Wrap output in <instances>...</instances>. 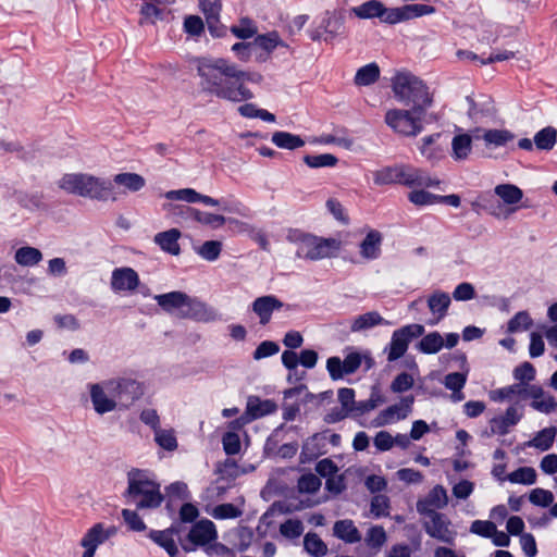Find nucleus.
Here are the masks:
<instances>
[{"label": "nucleus", "instance_id": "20e7f679", "mask_svg": "<svg viewBox=\"0 0 557 557\" xmlns=\"http://www.w3.org/2000/svg\"><path fill=\"white\" fill-rule=\"evenodd\" d=\"M395 98L417 114H425L433 99L428 86L409 72L398 73L392 79Z\"/></svg>", "mask_w": 557, "mask_h": 557}, {"label": "nucleus", "instance_id": "f704fd0d", "mask_svg": "<svg viewBox=\"0 0 557 557\" xmlns=\"http://www.w3.org/2000/svg\"><path fill=\"white\" fill-rule=\"evenodd\" d=\"M556 434V426L545 428L537 432L533 438L528 441L525 446L537 448L541 451H546L553 446Z\"/></svg>", "mask_w": 557, "mask_h": 557}, {"label": "nucleus", "instance_id": "6e6552de", "mask_svg": "<svg viewBox=\"0 0 557 557\" xmlns=\"http://www.w3.org/2000/svg\"><path fill=\"white\" fill-rule=\"evenodd\" d=\"M424 331V326L418 323L408 324L394 331L389 343L387 360L393 362L401 358L407 351L410 342L422 336Z\"/></svg>", "mask_w": 557, "mask_h": 557}, {"label": "nucleus", "instance_id": "49530a36", "mask_svg": "<svg viewBox=\"0 0 557 557\" xmlns=\"http://www.w3.org/2000/svg\"><path fill=\"white\" fill-rule=\"evenodd\" d=\"M256 52L261 49L267 53L272 52L277 46L283 45L276 32L258 35L253 40Z\"/></svg>", "mask_w": 557, "mask_h": 557}, {"label": "nucleus", "instance_id": "ea45409f", "mask_svg": "<svg viewBox=\"0 0 557 557\" xmlns=\"http://www.w3.org/2000/svg\"><path fill=\"white\" fill-rule=\"evenodd\" d=\"M380 78V67L376 63L372 62L361 66L355 75V84L357 86H369L374 84Z\"/></svg>", "mask_w": 557, "mask_h": 557}, {"label": "nucleus", "instance_id": "c756f323", "mask_svg": "<svg viewBox=\"0 0 557 557\" xmlns=\"http://www.w3.org/2000/svg\"><path fill=\"white\" fill-rule=\"evenodd\" d=\"M327 432L329 430L310 436L302 445L301 456H305L308 459H315L320 455L325 454L323 448Z\"/></svg>", "mask_w": 557, "mask_h": 557}, {"label": "nucleus", "instance_id": "1a4fd4ad", "mask_svg": "<svg viewBox=\"0 0 557 557\" xmlns=\"http://www.w3.org/2000/svg\"><path fill=\"white\" fill-rule=\"evenodd\" d=\"M434 12V7L422 3L405 4L399 8L385 7V12L381 15L380 21L382 23L395 25L397 23L409 21L423 15H429Z\"/></svg>", "mask_w": 557, "mask_h": 557}, {"label": "nucleus", "instance_id": "412c9836", "mask_svg": "<svg viewBox=\"0 0 557 557\" xmlns=\"http://www.w3.org/2000/svg\"><path fill=\"white\" fill-rule=\"evenodd\" d=\"M218 537L216 529L211 520L196 522L188 532L187 539L195 545L203 546Z\"/></svg>", "mask_w": 557, "mask_h": 557}, {"label": "nucleus", "instance_id": "cd10ccee", "mask_svg": "<svg viewBox=\"0 0 557 557\" xmlns=\"http://www.w3.org/2000/svg\"><path fill=\"white\" fill-rule=\"evenodd\" d=\"M157 304L166 312L180 310V314L184 310V305L188 301V295L183 292H170L154 297Z\"/></svg>", "mask_w": 557, "mask_h": 557}, {"label": "nucleus", "instance_id": "bb28decb", "mask_svg": "<svg viewBox=\"0 0 557 557\" xmlns=\"http://www.w3.org/2000/svg\"><path fill=\"white\" fill-rule=\"evenodd\" d=\"M333 534L348 544L361 541V533L350 519L338 520L333 525Z\"/></svg>", "mask_w": 557, "mask_h": 557}, {"label": "nucleus", "instance_id": "4be33fe9", "mask_svg": "<svg viewBox=\"0 0 557 557\" xmlns=\"http://www.w3.org/2000/svg\"><path fill=\"white\" fill-rule=\"evenodd\" d=\"M139 285V276L132 268H119L112 272L111 286L113 290H135Z\"/></svg>", "mask_w": 557, "mask_h": 557}, {"label": "nucleus", "instance_id": "6ab92c4d", "mask_svg": "<svg viewBox=\"0 0 557 557\" xmlns=\"http://www.w3.org/2000/svg\"><path fill=\"white\" fill-rule=\"evenodd\" d=\"M174 212L182 215H187L193 220L203 224L211 226L212 228H219L223 226L226 222L225 216L221 214H213L209 212L200 211L199 209L188 207L186 205L175 206Z\"/></svg>", "mask_w": 557, "mask_h": 557}, {"label": "nucleus", "instance_id": "79ce46f5", "mask_svg": "<svg viewBox=\"0 0 557 557\" xmlns=\"http://www.w3.org/2000/svg\"><path fill=\"white\" fill-rule=\"evenodd\" d=\"M305 550L313 557H323L327 554V546L314 532H308L304 537Z\"/></svg>", "mask_w": 557, "mask_h": 557}, {"label": "nucleus", "instance_id": "aec40b11", "mask_svg": "<svg viewBox=\"0 0 557 557\" xmlns=\"http://www.w3.org/2000/svg\"><path fill=\"white\" fill-rule=\"evenodd\" d=\"M110 535L111 533L104 530L102 523H96L81 540V545L85 548L82 557H94L98 546L104 543Z\"/></svg>", "mask_w": 557, "mask_h": 557}, {"label": "nucleus", "instance_id": "5fc2aeb1", "mask_svg": "<svg viewBox=\"0 0 557 557\" xmlns=\"http://www.w3.org/2000/svg\"><path fill=\"white\" fill-rule=\"evenodd\" d=\"M304 530V524L299 519H287L280 525V533L288 540L298 539Z\"/></svg>", "mask_w": 557, "mask_h": 557}, {"label": "nucleus", "instance_id": "09e8293b", "mask_svg": "<svg viewBox=\"0 0 557 557\" xmlns=\"http://www.w3.org/2000/svg\"><path fill=\"white\" fill-rule=\"evenodd\" d=\"M513 137L515 135L507 129H487L483 135L486 145H493L494 147L505 146Z\"/></svg>", "mask_w": 557, "mask_h": 557}, {"label": "nucleus", "instance_id": "338daca9", "mask_svg": "<svg viewBox=\"0 0 557 557\" xmlns=\"http://www.w3.org/2000/svg\"><path fill=\"white\" fill-rule=\"evenodd\" d=\"M231 33L239 39H249L257 34V27L248 17L240 20V26L233 25Z\"/></svg>", "mask_w": 557, "mask_h": 557}, {"label": "nucleus", "instance_id": "4c0bfd02", "mask_svg": "<svg viewBox=\"0 0 557 557\" xmlns=\"http://www.w3.org/2000/svg\"><path fill=\"white\" fill-rule=\"evenodd\" d=\"M533 141L536 149L549 151L557 143V129L553 126H546L534 135Z\"/></svg>", "mask_w": 557, "mask_h": 557}, {"label": "nucleus", "instance_id": "c85d7f7f", "mask_svg": "<svg viewBox=\"0 0 557 557\" xmlns=\"http://www.w3.org/2000/svg\"><path fill=\"white\" fill-rule=\"evenodd\" d=\"M350 12L361 20L381 18L385 12V5L379 0H368L360 5L352 7Z\"/></svg>", "mask_w": 557, "mask_h": 557}, {"label": "nucleus", "instance_id": "8fccbe9b", "mask_svg": "<svg viewBox=\"0 0 557 557\" xmlns=\"http://www.w3.org/2000/svg\"><path fill=\"white\" fill-rule=\"evenodd\" d=\"M533 325V320L528 311L517 312L507 323L508 333H517L522 330H529Z\"/></svg>", "mask_w": 557, "mask_h": 557}, {"label": "nucleus", "instance_id": "774afa93", "mask_svg": "<svg viewBox=\"0 0 557 557\" xmlns=\"http://www.w3.org/2000/svg\"><path fill=\"white\" fill-rule=\"evenodd\" d=\"M529 500L535 506L548 507L554 502V495L548 490L537 487L531 491Z\"/></svg>", "mask_w": 557, "mask_h": 557}, {"label": "nucleus", "instance_id": "393cba45", "mask_svg": "<svg viewBox=\"0 0 557 557\" xmlns=\"http://www.w3.org/2000/svg\"><path fill=\"white\" fill-rule=\"evenodd\" d=\"M181 237V231L177 228H171L164 232H160L154 236V243L164 251L172 256H178L181 253V247L178 239Z\"/></svg>", "mask_w": 557, "mask_h": 557}, {"label": "nucleus", "instance_id": "f3484780", "mask_svg": "<svg viewBox=\"0 0 557 557\" xmlns=\"http://www.w3.org/2000/svg\"><path fill=\"white\" fill-rule=\"evenodd\" d=\"M181 317L198 322H212L218 319V313L207 304L188 296V301L184 305V310L182 311Z\"/></svg>", "mask_w": 557, "mask_h": 557}, {"label": "nucleus", "instance_id": "c03bdc74", "mask_svg": "<svg viewBox=\"0 0 557 557\" xmlns=\"http://www.w3.org/2000/svg\"><path fill=\"white\" fill-rule=\"evenodd\" d=\"M165 532L151 530L148 533V536L151 541H153L157 545L164 548V550L169 554L170 557H175L178 554V548L173 540V537L165 535Z\"/></svg>", "mask_w": 557, "mask_h": 557}, {"label": "nucleus", "instance_id": "2f4dec72", "mask_svg": "<svg viewBox=\"0 0 557 557\" xmlns=\"http://www.w3.org/2000/svg\"><path fill=\"white\" fill-rule=\"evenodd\" d=\"M386 541H387V536H386V532L383 527H381V525L371 527L368 530L367 535L364 537V543L367 544V546L370 549L368 557L375 556L381 550V548L386 543Z\"/></svg>", "mask_w": 557, "mask_h": 557}, {"label": "nucleus", "instance_id": "bf43d9fd", "mask_svg": "<svg viewBox=\"0 0 557 557\" xmlns=\"http://www.w3.org/2000/svg\"><path fill=\"white\" fill-rule=\"evenodd\" d=\"M154 441L165 450L172 451L177 448V440L172 430L158 429L154 431Z\"/></svg>", "mask_w": 557, "mask_h": 557}, {"label": "nucleus", "instance_id": "dca6fc26", "mask_svg": "<svg viewBox=\"0 0 557 557\" xmlns=\"http://www.w3.org/2000/svg\"><path fill=\"white\" fill-rule=\"evenodd\" d=\"M284 307L285 304L274 295L257 297L251 304V309L258 315L261 325H267L271 321L272 313Z\"/></svg>", "mask_w": 557, "mask_h": 557}, {"label": "nucleus", "instance_id": "b1692460", "mask_svg": "<svg viewBox=\"0 0 557 557\" xmlns=\"http://www.w3.org/2000/svg\"><path fill=\"white\" fill-rule=\"evenodd\" d=\"M522 418V414L518 412L515 406H510L506 409L504 416L494 417L491 420V432L493 434L506 435L509 429L516 425Z\"/></svg>", "mask_w": 557, "mask_h": 557}, {"label": "nucleus", "instance_id": "37998d69", "mask_svg": "<svg viewBox=\"0 0 557 557\" xmlns=\"http://www.w3.org/2000/svg\"><path fill=\"white\" fill-rule=\"evenodd\" d=\"M444 346V339L442 335L434 331L423 336L418 344V349L426 355H433L438 352Z\"/></svg>", "mask_w": 557, "mask_h": 557}, {"label": "nucleus", "instance_id": "de8ad7c7", "mask_svg": "<svg viewBox=\"0 0 557 557\" xmlns=\"http://www.w3.org/2000/svg\"><path fill=\"white\" fill-rule=\"evenodd\" d=\"M511 483L531 485L536 481V471L532 467H520L506 478Z\"/></svg>", "mask_w": 557, "mask_h": 557}, {"label": "nucleus", "instance_id": "72a5a7b5", "mask_svg": "<svg viewBox=\"0 0 557 557\" xmlns=\"http://www.w3.org/2000/svg\"><path fill=\"white\" fill-rule=\"evenodd\" d=\"M271 140L276 147L286 150H295L305 146V140L299 135L283 131L274 132Z\"/></svg>", "mask_w": 557, "mask_h": 557}, {"label": "nucleus", "instance_id": "e433bc0d", "mask_svg": "<svg viewBox=\"0 0 557 557\" xmlns=\"http://www.w3.org/2000/svg\"><path fill=\"white\" fill-rule=\"evenodd\" d=\"M472 150V138L468 134L456 135L451 140V156L460 161L468 158Z\"/></svg>", "mask_w": 557, "mask_h": 557}, {"label": "nucleus", "instance_id": "9b49d317", "mask_svg": "<svg viewBox=\"0 0 557 557\" xmlns=\"http://www.w3.org/2000/svg\"><path fill=\"white\" fill-rule=\"evenodd\" d=\"M397 184L407 187H437L441 181L432 178L426 171L409 164H398Z\"/></svg>", "mask_w": 557, "mask_h": 557}, {"label": "nucleus", "instance_id": "9d476101", "mask_svg": "<svg viewBox=\"0 0 557 557\" xmlns=\"http://www.w3.org/2000/svg\"><path fill=\"white\" fill-rule=\"evenodd\" d=\"M425 517L430 520L423 522V528L431 537L436 539L443 543L454 545L457 536V532L450 530L449 527L451 524L450 520L446 515L435 511V512H424Z\"/></svg>", "mask_w": 557, "mask_h": 557}, {"label": "nucleus", "instance_id": "ddd939ff", "mask_svg": "<svg viewBox=\"0 0 557 557\" xmlns=\"http://www.w3.org/2000/svg\"><path fill=\"white\" fill-rule=\"evenodd\" d=\"M108 380L88 385L90 400L94 410L98 414H104L119 409L115 397L109 394Z\"/></svg>", "mask_w": 557, "mask_h": 557}, {"label": "nucleus", "instance_id": "052dcab7", "mask_svg": "<svg viewBox=\"0 0 557 557\" xmlns=\"http://www.w3.org/2000/svg\"><path fill=\"white\" fill-rule=\"evenodd\" d=\"M382 401V397L373 392L369 399L356 401L355 407L352 408L351 417H359L370 412L371 410L375 409Z\"/></svg>", "mask_w": 557, "mask_h": 557}, {"label": "nucleus", "instance_id": "603ef678", "mask_svg": "<svg viewBox=\"0 0 557 557\" xmlns=\"http://www.w3.org/2000/svg\"><path fill=\"white\" fill-rule=\"evenodd\" d=\"M212 517L219 520L236 519L243 515V510L231 503H224L215 506L212 510Z\"/></svg>", "mask_w": 557, "mask_h": 557}, {"label": "nucleus", "instance_id": "0eeeda50", "mask_svg": "<svg viewBox=\"0 0 557 557\" xmlns=\"http://www.w3.org/2000/svg\"><path fill=\"white\" fill-rule=\"evenodd\" d=\"M109 394H112L119 409H128L144 395L143 384L131 377H115L108 380Z\"/></svg>", "mask_w": 557, "mask_h": 557}, {"label": "nucleus", "instance_id": "4468645a", "mask_svg": "<svg viewBox=\"0 0 557 557\" xmlns=\"http://www.w3.org/2000/svg\"><path fill=\"white\" fill-rule=\"evenodd\" d=\"M446 139V136H443L441 133L423 137L419 147L422 157H424L431 164L440 162L446 156L448 148Z\"/></svg>", "mask_w": 557, "mask_h": 557}, {"label": "nucleus", "instance_id": "423d86ee", "mask_svg": "<svg viewBox=\"0 0 557 557\" xmlns=\"http://www.w3.org/2000/svg\"><path fill=\"white\" fill-rule=\"evenodd\" d=\"M424 115L414 113L413 109H393L386 112L385 123L396 133L405 136H417L423 129Z\"/></svg>", "mask_w": 557, "mask_h": 557}, {"label": "nucleus", "instance_id": "2eb2a0df", "mask_svg": "<svg viewBox=\"0 0 557 557\" xmlns=\"http://www.w3.org/2000/svg\"><path fill=\"white\" fill-rule=\"evenodd\" d=\"M277 410V405L272 399H261L258 396H249L244 414L234 423H248Z\"/></svg>", "mask_w": 557, "mask_h": 557}, {"label": "nucleus", "instance_id": "f8f14e48", "mask_svg": "<svg viewBox=\"0 0 557 557\" xmlns=\"http://www.w3.org/2000/svg\"><path fill=\"white\" fill-rule=\"evenodd\" d=\"M414 397L408 395L401 398L400 403L388 406L382 410L372 421L374 428L384 426L395 421L404 420L412 410Z\"/></svg>", "mask_w": 557, "mask_h": 557}, {"label": "nucleus", "instance_id": "58836bf2", "mask_svg": "<svg viewBox=\"0 0 557 557\" xmlns=\"http://www.w3.org/2000/svg\"><path fill=\"white\" fill-rule=\"evenodd\" d=\"M15 262L23 267H33L42 260V253L38 248L25 246L15 251Z\"/></svg>", "mask_w": 557, "mask_h": 557}, {"label": "nucleus", "instance_id": "473e14b6", "mask_svg": "<svg viewBox=\"0 0 557 557\" xmlns=\"http://www.w3.org/2000/svg\"><path fill=\"white\" fill-rule=\"evenodd\" d=\"M450 302L449 294L442 290H435L428 298V307L432 313L438 315V320L447 314Z\"/></svg>", "mask_w": 557, "mask_h": 557}, {"label": "nucleus", "instance_id": "0e129e2a", "mask_svg": "<svg viewBox=\"0 0 557 557\" xmlns=\"http://www.w3.org/2000/svg\"><path fill=\"white\" fill-rule=\"evenodd\" d=\"M388 509L389 498L386 495L377 494L372 497L370 511L375 518L387 517Z\"/></svg>", "mask_w": 557, "mask_h": 557}, {"label": "nucleus", "instance_id": "a878e982", "mask_svg": "<svg viewBox=\"0 0 557 557\" xmlns=\"http://www.w3.org/2000/svg\"><path fill=\"white\" fill-rule=\"evenodd\" d=\"M382 234L371 230L360 244V255L367 260L377 259L381 255Z\"/></svg>", "mask_w": 557, "mask_h": 557}, {"label": "nucleus", "instance_id": "69168bd1", "mask_svg": "<svg viewBox=\"0 0 557 557\" xmlns=\"http://www.w3.org/2000/svg\"><path fill=\"white\" fill-rule=\"evenodd\" d=\"M408 199L416 206H429L437 203V195L424 189H414L408 194Z\"/></svg>", "mask_w": 557, "mask_h": 557}, {"label": "nucleus", "instance_id": "39448f33", "mask_svg": "<svg viewBox=\"0 0 557 557\" xmlns=\"http://www.w3.org/2000/svg\"><path fill=\"white\" fill-rule=\"evenodd\" d=\"M296 257L308 260H320L331 258L341 248V242L335 238H322L311 234H301Z\"/></svg>", "mask_w": 557, "mask_h": 557}, {"label": "nucleus", "instance_id": "680f3d73", "mask_svg": "<svg viewBox=\"0 0 557 557\" xmlns=\"http://www.w3.org/2000/svg\"><path fill=\"white\" fill-rule=\"evenodd\" d=\"M200 195L193 188H183L177 190H169L165 193L164 197L169 200H183L188 203L199 202Z\"/></svg>", "mask_w": 557, "mask_h": 557}, {"label": "nucleus", "instance_id": "864d4df0", "mask_svg": "<svg viewBox=\"0 0 557 557\" xmlns=\"http://www.w3.org/2000/svg\"><path fill=\"white\" fill-rule=\"evenodd\" d=\"M398 180V165L394 166H385L376 172L373 175V182L376 185H389L397 184Z\"/></svg>", "mask_w": 557, "mask_h": 557}, {"label": "nucleus", "instance_id": "a211bd4d", "mask_svg": "<svg viewBox=\"0 0 557 557\" xmlns=\"http://www.w3.org/2000/svg\"><path fill=\"white\" fill-rule=\"evenodd\" d=\"M448 504L447 492L443 485H435L424 498L417 502V511L419 515L424 512H435L436 509H443Z\"/></svg>", "mask_w": 557, "mask_h": 557}, {"label": "nucleus", "instance_id": "7c9ffc66", "mask_svg": "<svg viewBox=\"0 0 557 557\" xmlns=\"http://www.w3.org/2000/svg\"><path fill=\"white\" fill-rule=\"evenodd\" d=\"M391 322L386 321L377 311H370L363 314L358 315L351 326L350 330L352 332H360L363 330L371 329L376 325H389Z\"/></svg>", "mask_w": 557, "mask_h": 557}, {"label": "nucleus", "instance_id": "3c124183", "mask_svg": "<svg viewBox=\"0 0 557 557\" xmlns=\"http://www.w3.org/2000/svg\"><path fill=\"white\" fill-rule=\"evenodd\" d=\"M236 75L238 77V83H239L240 89L244 91L243 94H245L244 101L252 99L253 94L249 88L246 87L245 83L246 82H251V83H257V84L261 83L262 75L257 72L242 71L237 66H236Z\"/></svg>", "mask_w": 557, "mask_h": 557}, {"label": "nucleus", "instance_id": "13d9d810", "mask_svg": "<svg viewBox=\"0 0 557 557\" xmlns=\"http://www.w3.org/2000/svg\"><path fill=\"white\" fill-rule=\"evenodd\" d=\"M321 480L315 474L309 472L306 474H302L298 479V491L300 493H308V494H314L317 493L321 487Z\"/></svg>", "mask_w": 557, "mask_h": 557}, {"label": "nucleus", "instance_id": "7ed1b4c3", "mask_svg": "<svg viewBox=\"0 0 557 557\" xmlns=\"http://www.w3.org/2000/svg\"><path fill=\"white\" fill-rule=\"evenodd\" d=\"M59 187L69 194L99 201H115L117 199L114 186L110 180L96 177L90 174H64L59 181Z\"/></svg>", "mask_w": 557, "mask_h": 557}, {"label": "nucleus", "instance_id": "4d7b16f0", "mask_svg": "<svg viewBox=\"0 0 557 557\" xmlns=\"http://www.w3.org/2000/svg\"><path fill=\"white\" fill-rule=\"evenodd\" d=\"M516 395L522 398V384L520 383H515L512 385L492 391L490 393V398L494 401H504L506 399H511V397Z\"/></svg>", "mask_w": 557, "mask_h": 557}, {"label": "nucleus", "instance_id": "f03ea898", "mask_svg": "<svg viewBox=\"0 0 557 557\" xmlns=\"http://www.w3.org/2000/svg\"><path fill=\"white\" fill-rule=\"evenodd\" d=\"M123 496L137 510L156 509L164 499L160 484L150 478L147 470L136 468L127 472V488Z\"/></svg>", "mask_w": 557, "mask_h": 557}, {"label": "nucleus", "instance_id": "6e6d98bb", "mask_svg": "<svg viewBox=\"0 0 557 557\" xmlns=\"http://www.w3.org/2000/svg\"><path fill=\"white\" fill-rule=\"evenodd\" d=\"M221 251L222 243L219 240H207L197 249V253L207 261H215Z\"/></svg>", "mask_w": 557, "mask_h": 557}, {"label": "nucleus", "instance_id": "f257e3e1", "mask_svg": "<svg viewBox=\"0 0 557 557\" xmlns=\"http://www.w3.org/2000/svg\"><path fill=\"white\" fill-rule=\"evenodd\" d=\"M194 63L202 92L232 102L244 101L245 94L240 89L235 64L212 57L195 58Z\"/></svg>", "mask_w": 557, "mask_h": 557}, {"label": "nucleus", "instance_id": "e2e57ef3", "mask_svg": "<svg viewBox=\"0 0 557 557\" xmlns=\"http://www.w3.org/2000/svg\"><path fill=\"white\" fill-rule=\"evenodd\" d=\"M535 375L536 370L534 366L529 361L522 362L513 370V377L515 380L519 381L520 384H528L535 379Z\"/></svg>", "mask_w": 557, "mask_h": 557}, {"label": "nucleus", "instance_id": "c9c22d12", "mask_svg": "<svg viewBox=\"0 0 557 557\" xmlns=\"http://www.w3.org/2000/svg\"><path fill=\"white\" fill-rule=\"evenodd\" d=\"M112 184L125 187L128 191L136 193L145 187L146 180L137 173L124 172L114 175Z\"/></svg>", "mask_w": 557, "mask_h": 557}, {"label": "nucleus", "instance_id": "a19ab883", "mask_svg": "<svg viewBox=\"0 0 557 557\" xmlns=\"http://www.w3.org/2000/svg\"><path fill=\"white\" fill-rule=\"evenodd\" d=\"M494 191L504 203L509 206L518 203L523 197V191L513 184H499Z\"/></svg>", "mask_w": 557, "mask_h": 557}, {"label": "nucleus", "instance_id": "5701e85b", "mask_svg": "<svg viewBox=\"0 0 557 557\" xmlns=\"http://www.w3.org/2000/svg\"><path fill=\"white\" fill-rule=\"evenodd\" d=\"M344 24L345 15L342 11H326L320 23V28H322L325 34L324 41H332L336 36L341 35L344 30Z\"/></svg>", "mask_w": 557, "mask_h": 557}, {"label": "nucleus", "instance_id": "a18cd8bd", "mask_svg": "<svg viewBox=\"0 0 557 557\" xmlns=\"http://www.w3.org/2000/svg\"><path fill=\"white\" fill-rule=\"evenodd\" d=\"M302 161L311 169L333 168L338 163V158L332 153L306 154Z\"/></svg>", "mask_w": 557, "mask_h": 557}]
</instances>
